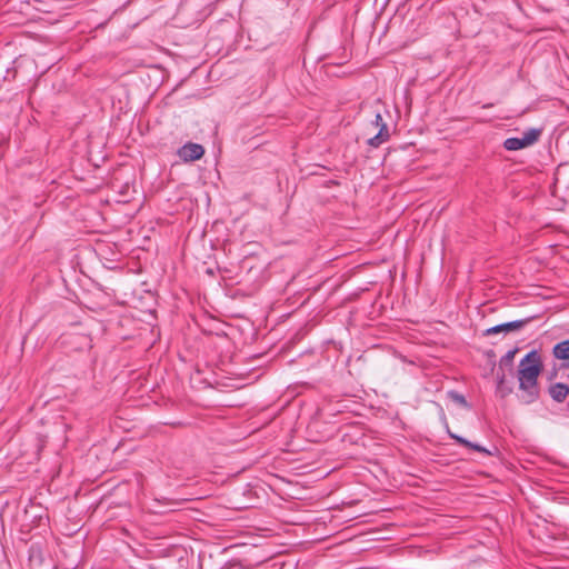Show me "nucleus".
<instances>
[{
    "label": "nucleus",
    "instance_id": "obj_3",
    "mask_svg": "<svg viewBox=\"0 0 569 569\" xmlns=\"http://www.w3.org/2000/svg\"><path fill=\"white\" fill-rule=\"evenodd\" d=\"M204 154V148L199 143H186L178 150V156L183 161L199 160Z\"/></svg>",
    "mask_w": 569,
    "mask_h": 569
},
{
    "label": "nucleus",
    "instance_id": "obj_10",
    "mask_svg": "<svg viewBox=\"0 0 569 569\" xmlns=\"http://www.w3.org/2000/svg\"><path fill=\"white\" fill-rule=\"evenodd\" d=\"M517 352H518V349L515 348V349L509 350L503 357H501L500 362H499L500 367L512 366V362H513V359H515V356Z\"/></svg>",
    "mask_w": 569,
    "mask_h": 569
},
{
    "label": "nucleus",
    "instance_id": "obj_13",
    "mask_svg": "<svg viewBox=\"0 0 569 569\" xmlns=\"http://www.w3.org/2000/svg\"><path fill=\"white\" fill-rule=\"evenodd\" d=\"M568 367H569V363H568ZM568 377H569V373H568Z\"/></svg>",
    "mask_w": 569,
    "mask_h": 569
},
{
    "label": "nucleus",
    "instance_id": "obj_2",
    "mask_svg": "<svg viewBox=\"0 0 569 569\" xmlns=\"http://www.w3.org/2000/svg\"><path fill=\"white\" fill-rule=\"evenodd\" d=\"M371 124L378 129V132L373 137L368 139V144L372 148H378L382 143H385L389 140V138H390L389 129L380 113L376 114L375 121H372Z\"/></svg>",
    "mask_w": 569,
    "mask_h": 569
},
{
    "label": "nucleus",
    "instance_id": "obj_12",
    "mask_svg": "<svg viewBox=\"0 0 569 569\" xmlns=\"http://www.w3.org/2000/svg\"><path fill=\"white\" fill-rule=\"evenodd\" d=\"M503 381H505V376H501L498 380V391L501 393L502 397L507 396L510 392V390L503 389Z\"/></svg>",
    "mask_w": 569,
    "mask_h": 569
},
{
    "label": "nucleus",
    "instance_id": "obj_11",
    "mask_svg": "<svg viewBox=\"0 0 569 569\" xmlns=\"http://www.w3.org/2000/svg\"><path fill=\"white\" fill-rule=\"evenodd\" d=\"M450 397L455 402L459 403L460 406L468 407V402L462 395L452 391L450 392Z\"/></svg>",
    "mask_w": 569,
    "mask_h": 569
},
{
    "label": "nucleus",
    "instance_id": "obj_4",
    "mask_svg": "<svg viewBox=\"0 0 569 569\" xmlns=\"http://www.w3.org/2000/svg\"><path fill=\"white\" fill-rule=\"evenodd\" d=\"M526 323V320H516L506 323H500L488 328L485 332L486 336H491L500 332H510L520 329Z\"/></svg>",
    "mask_w": 569,
    "mask_h": 569
},
{
    "label": "nucleus",
    "instance_id": "obj_7",
    "mask_svg": "<svg viewBox=\"0 0 569 569\" xmlns=\"http://www.w3.org/2000/svg\"><path fill=\"white\" fill-rule=\"evenodd\" d=\"M449 436L451 439L456 440L459 445H462L465 447H468L475 451H478V452H485V453H489V451L483 448L482 446L478 445V443H472L470 442L469 440L456 435V433H452V432H449Z\"/></svg>",
    "mask_w": 569,
    "mask_h": 569
},
{
    "label": "nucleus",
    "instance_id": "obj_1",
    "mask_svg": "<svg viewBox=\"0 0 569 569\" xmlns=\"http://www.w3.org/2000/svg\"><path fill=\"white\" fill-rule=\"evenodd\" d=\"M542 370L540 355L532 350L528 352L519 362L517 378L519 382V392L517 395L520 402L525 405L533 403L539 398L538 378Z\"/></svg>",
    "mask_w": 569,
    "mask_h": 569
},
{
    "label": "nucleus",
    "instance_id": "obj_9",
    "mask_svg": "<svg viewBox=\"0 0 569 569\" xmlns=\"http://www.w3.org/2000/svg\"><path fill=\"white\" fill-rule=\"evenodd\" d=\"M539 136H540V130L530 129V130L526 131L521 138L525 141L526 147H529V146L533 144L539 139Z\"/></svg>",
    "mask_w": 569,
    "mask_h": 569
},
{
    "label": "nucleus",
    "instance_id": "obj_6",
    "mask_svg": "<svg viewBox=\"0 0 569 569\" xmlns=\"http://www.w3.org/2000/svg\"><path fill=\"white\" fill-rule=\"evenodd\" d=\"M552 353H553L555 358H557L559 360L568 361V363L566 365L568 367V365H569V339L557 343L552 349Z\"/></svg>",
    "mask_w": 569,
    "mask_h": 569
},
{
    "label": "nucleus",
    "instance_id": "obj_5",
    "mask_svg": "<svg viewBox=\"0 0 569 569\" xmlns=\"http://www.w3.org/2000/svg\"><path fill=\"white\" fill-rule=\"evenodd\" d=\"M549 395L555 401L562 402L569 395V387L561 382L553 383L549 387Z\"/></svg>",
    "mask_w": 569,
    "mask_h": 569
},
{
    "label": "nucleus",
    "instance_id": "obj_8",
    "mask_svg": "<svg viewBox=\"0 0 569 569\" xmlns=\"http://www.w3.org/2000/svg\"><path fill=\"white\" fill-rule=\"evenodd\" d=\"M503 147L506 150H509V151H517V150L527 148L522 138H516V137L506 139L503 142Z\"/></svg>",
    "mask_w": 569,
    "mask_h": 569
}]
</instances>
